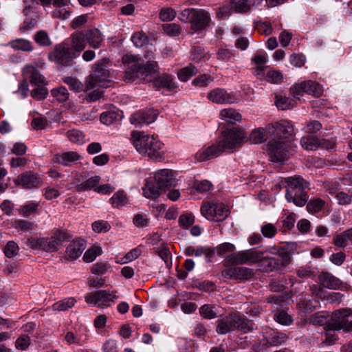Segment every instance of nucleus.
Masks as SVG:
<instances>
[{
	"label": "nucleus",
	"mask_w": 352,
	"mask_h": 352,
	"mask_svg": "<svg viewBox=\"0 0 352 352\" xmlns=\"http://www.w3.org/2000/svg\"><path fill=\"white\" fill-rule=\"evenodd\" d=\"M40 208V201H28L21 205L17 211L22 217H28L38 214Z\"/></svg>",
	"instance_id": "28"
},
{
	"label": "nucleus",
	"mask_w": 352,
	"mask_h": 352,
	"mask_svg": "<svg viewBox=\"0 0 352 352\" xmlns=\"http://www.w3.org/2000/svg\"><path fill=\"white\" fill-rule=\"evenodd\" d=\"M66 135L69 140L76 144H82L87 141L83 132L78 129L69 130Z\"/></svg>",
	"instance_id": "34"
},
{
	"label": "nucleus",
	"mask_w": 352,
	"mask_h": 352,
	"mask_svg": "<svg viewBox=\"0 0 352 352\" xmlns=\"http://www.w3.org/2000/svg\"><path fill=\"white\" fill-rule=\"evenodd\" d=\"M15 184L24 188L31 189L41 186L42 179L37 174L26 171L18 176L15 179Z\"/></svg>",
	"instance_id": "16"
},
{
	"label": "nucleus",
	"mask_w": 352,
	"mask_h": 352,
	"mask_svg": "<svg viewBox=\"0 0 352 352\" xmlns=\"http://www.w3.org/2000/svg\"><path fill=\"white\" fill-rule=\"evenodd\" d=\"M292 101V100L287 97L276 96L275 103L278 109L281 110H286L289 109L291 107H293Z\"/></svg>",
	"instance_id": "57"
},
{
	"label": "nucleus",
	"mask_w": 352,
	"mask_h": 352,
	"mask_svg": "<svg viewBox=\"0 0 352 352\" xmlns=\"http://www.w3.org/2000/svg\"><path fill=\"white\" fill-rule=\"evenodd\" d=\"M263 258V252L255 249L239 251L230 256V261L236 265H251L258 263Z\"/></svg>",
	"instance_id": "11"
},
{
	"label": "nucleus",
	"mask_w": 352,
	"mask_h": 352,
	"mask_svg": "<svg viewBox=\"0 0 352 352\" xmlns=\"http://www.w3.org/2000/svg\"><path fill=\"white\" fill-rule=\"evenodd\" d=\"M67 240V234L65 232L57 231L50 238H45V251L56 252L61 247Z\"/></svg>",
	"instance_id": "23"
},
{
	"label": "nucleus",
	"mask_w": 352,
	"mask_h": 352,
	"mask_svg": "<svg viewBox=\"0 0 352 352\" xmlns=\"http://www.w3.org/2000/svg\"><path fill=\"white\" fill-rule=\"evenodd\" d=\"M254 274L252 270L245 267H228L221 272L224 278L242 281L250 280Z\"/></svg>",
	"instance_id": "15"
},
{
	"label": "nucleus",
	"mask_w": 352,
	"mask_h": 352,
	"mask_svg": "<svg viewBox=\"0 0 352 352\" xmlns=\"http://www.w3.org/2000/svg\"><path fill=\"white\" fill-rule=\"evenodd\" d=\"M232 8L236 12H247L250 9L248 0H232Z\"/></svg>",
	"instance_id": "44"
},
{
	"label": "nucleus",
	"mask_w": 352,
	"mask_h": 352,
	"mask_svg": "<svg viewBox=\"0 0 352 352\" xmlns=\"http://www.w3.org/2000/svg\"><path fill=\"white\" fill-rule=\"evenodd\" d=\"M233 330H234L233 315L218 320L216 331L219 334H226Z\"/></svg>",
	"instance_id": "30"
},
{
	"label": "nucleus",
	"mask_w": 352,
	"mask_h": 352,
	"mask_svg": "<svg viewBox=\"0 0 352 352\" xmlns=\"http://www.w3.org/2000/svg\"><path fill=\"white\" fill-rule=\"evenodd\" d=\"M63 81L65 84L69 85V87L72 90H74V91H75L76 92H80V91H82L83 90L86 91L85 88L84 89L83 84L80 80H78L77 78H72V77L67 76V77L64 78L63 79Z\"/></svg>",
	"instance_id": "48"
},
{
	"label": "nucleus",
	"mask_w": 352,
	"mask_h": 352,
	"mask_svg": "<svg viewBox=\"0 0 352 352\" xmlns=\"http://www.w3.org/2000/svg\"><path fill=\"white\" fill-rule=\"evenodd\" d=\"M245 138L246 135L243 130L233 129L223 131L219 138V141L224 151L232 152L234 149L242 145Z\"/></svg>",
	"instance_id": "6"
},
{
	"label": "nucleus",
	"mask_w": 352,
	"mask_h": 352,
	"mask_svg": "<svg viewBox=\"0 0 352 352\" xmlns=\"http://www.w3.org/2000/svg\"><path fill=\"white\" fill-rule=\"evenodd\" d=\"M179 19L191 24V29L195 32L200 31L208 27L211 19L209 13L204 10L185 9L179 16Z\"/></svg>",
	"instance_id": "4"
},
{
	"label": "nucleus",
	"mask_w": 352,
	"mask_h": 352,
	"mask_svg": "<svg viewBox=\"0 0 352 352\" xmlns=\"http://www.w3.org/2000/svg\"><path fill=\"white\" fill-rule=\"evenodd\" d=\"M208 98L216 104H232L236 98L232 93H228L221 88H216L208 94Z\"/></svg>",
	"instance_id": "18"
},
{
	"label": "nucleus",
	"mask_w": 352,
	"mask_h": 352,
	"mask_svg": "<svg viewBox=\"0 0 352 352\" xmlns=\"http://www.w3.org/2000/svg\"><path fill=\"white\" fill-rule=\"evenodd\" d=\"M287 336L281 332H274L267 335L261 341L260 350L266 349L268 346H275L285 343Z\"/></svg>",
	"instance_id": "22"
},
{
	"label": "nucleus",
	"mask_w": 352,
	"mask_h": 352,
	"mask_svg": "<svg viewBox=\"0 0 352 352\" xmlns=\"http://www.w3.org/2000/svg\"><path fill=\"white\" fill-rule=\"evenodd\" d=\"M52 11V16L56 19L65 20L70 16L71 12L69 6H54Z\"/></svg>",
	"instance_id": "43"
},
{
	"label": "nucleus",
	"mask_w": 352,
	"mask_h": 352,
	"mask_svg": "<svg viewBox=\"0 0 352 352\" xmlns=\"http://www.w3.org/2000/svg\"><path fill=\"white\" fill-rule=\"evenodd\" d=\"M110 203L113 207L119 208L125 206L128 199L124 191H118L110 199Z\"/></svg>",
	"instance_id": "41"
},
{
	"label": "nucleus",
	"mask_w": 352,
	"mask_h": 352,
	"mask_svg": "<svg viewBox=\"0 0 352 352\" xmlns=\"http://www.w3.org/2000/svg\"><path fill=\"white\" fill-rule=\"evenodd\" d=\"M157 113L155 110H146L135 113L130 118L132 124L137 126H141L142 124H151L157 118Z\"/></svg>",
	"instance_id": "19"
},
{
	"label": "nucleus",
	"mask_w": 352,
	"mask_h": 352,
	"mask_svg": "<svg viewBox=\"0 0 352 352\" xmlns=\"http://www.w3.org/2000/svg\"><path fill=\"white\" fill-rule=\"evenodd\" d=\"M65 42L69 45L76 57L79 56L80 53L85 50L87 45L85 33L82 31L74 32Z\"/></svg>",
	"instance_id": "17"
},
{
	"label": "nucleus",
	"mask_w": 352,
	"mask_h": 352,
	"mask_svg": "<svg viewBox=\"0 0 352 352\" xmlns=\"http://www.w3.org/2000/svg\"><path fill=\"white\" fill-rule=\"evenodd\" d=\"M269 133L272 134V140L276 141H287L294 133L292 124L287 120L270 124L267 126Z\"/></svg>",
	"instance_id": "9"
},
{
	"label": "nucleus",
	"mask_w": 352,
	"mask_h": 352,
	"mask_svg": "<svg viewBox=\"0 0 352 352\" xmlns=\"http://www.w3.org/2000/svg\"><path fill=\"white\" fill-rule=\"evenodd\" d=\"M160 190H162L159 186H155L154 184L146 182L145 186L143 188L144 195L146 198L155 199L160 196Z\"/></svg>",
	"instance_id": "40"
},
{
	"label": "nucleus",
	"mask_w": 352,
	"mask_h": 352,
	"mask_svg": "<svg viewBox=\"0 0 352 352\" xmlns=\"http://www.w3.org/2000/svg\"><path fill=\"white\" fill-rule=\"evenodd\" d=\"M122 63L127 67L123 78L127 83L142 79L146 82H152L153 86L157 88L165 87L168 90H173L177 87V83L173 76L168 74L159 76L157 62L148 61L142 65L141 58L131 53H126L122 56Z\"/></svg>",
	"instance_id": "1"
},
{
	"label": "nucleus",
	"mask_w": 352,
	"mask_h": 352,
	"mask_svg": "<svg viewBox=\"0 0 352 352\" xmlns=\"http://www.w3.org/2000/svg\"><path fill=\"white\" fill-rule=\"evenodd\" d=\"M320 285L329 289H338L342 285L341 280L329 272H321L318 276Z\"/></svg>",
	"instance_id": "27"
},
{
	"label": "nucleus",
	"mask_w": 352,
	"mask_h": 352,
	"mask_svg": "<svg viewBox=\"0 0 352 352\" xmlns=\"http://www.w3.org/2000/svg\"><path fill=\"white\" fill-rule=\"evenodd\" d=\"M110 265L107 262L99 261L95 263L91 267V272L94 274L101 275L107 272Z\"/></svg>",
	"instance_id": "63"
},
{
	"label": "nucleus",
	"mask_w": 352,
	"mask_h": 352,
	"mask_svg": "<svg viewBox=\"0 0 352 352\" xmlns=\"http://www.w3.org/2000/svg\"><path fill=\"white\" fill-rule=\"evenodd\" d=\"M349 309H340L334 311L328 322V329L352 331V320H349Z\"/></svg>",
	"instance_id": "10"
},
{
	"label": "nucleus",
	"mask_w": 352,
	"mask_h": 352,
	"mask_svg": "<svg viewBox=\"0 0 352 352\" xmlns=\"http://www.w3.org/2000/svg\"><path fill=\"white\" fill-rule=\"evenodd\" d=\"M85 36L86 43L94 49H98L100 47L102 42L104 41V36L102 34L97 28L88 30L85 33Z\"/></svg>",
	"instance_id": "25"
},
{
	"label": "nucleus",
	"mask_w": 352,
	"mask_h": 352,
	"mask_svg": "<svg viewBox=\"0 0 352 352\" xmlns=\"http://www.w3.org/2000/svg\"><path fill=\"white\" fill-rule=\"evenodd\" d=\"M233 322L234 329H238L244 332H248L253 329L249 325L248 322L236 315H233Z\"/></svg>",
	"instance_id": "51"
},
{
	"label": "nucleus",
	"mask_w": 352,
	"mask_h": 352,
	"mask_svg": "<svg viewBox=\"0 0 352 352\" xmlns=\"http://www.w3.org/2000/svg\"><path fill=\"white\" fill-rule=\"evenodd\" d=\"M223 152H224V150L218 140L215 144L198 152L196 157L199 161L203 162L217 157Z\"/></svg>",
	"instance_id": "20"
},
{
	"label": "nucleus",
	"mask_w": 352,
	"mask_h": 352,
	"mask_svg": "<svg viewBox=\"0 0 352 352\" xmlns=\"http://www.w3.org/2000/svg\"><path fill=\"white\" fill-rule=\"evenodd\" d=\"M154 179L155 183L162 190L175 186L177 179L174 177V173L170 169H162L155 173Z\"/></svg>",
	"instance_id": "14"
},
{
	"label": "nucleus",
	"mask_w": 352,
	"mask_h": 352,
	"mask_svg": "<svg viewBox=\"0 0 352 352\" xmlns=\"http://www.w3.org/2000/svg\"><path fill=\"white\" fill-rule=\"evenodd\" d=\"M131 138L133 146L140 154L147 155L153 161L164 160V144L153 136L151 137L142 135L140 132L133 131Z\"/></svg>",
	"instance_id": "2"
},
{
	"label": "nucleus",
	"mask_w": 352,
	"mask_h": 352,
	"mask_svg": "<svg viewBox=\"0 0 352 352\" xmlns=\"http://www.w3.org/2000/svg\"><path fill=\"white\" fill-rule=\"evenodd\" d=\"M195 222V217L190 213L182 214L179 218V224L184 228H188Z\"/></svg>",
	"instance_id": "59"
},
{
	"label": "nucleus",
	"mask_w": 352,
	"mask_h": 352,
	"mask_svg": "<svg viewBox=\"0 0 352 352\" xmlns=\"http://www.w3.org/2000/svg\"><path fill=\"white\" fill-rule=\"evenodd\" d=\"M287 141H276L272 140L268 143V151L272 162H281L289 157Z\"/></svg>",
	"instance_id": "13"
},
{
	"label": "nucleus",
	"mask_w": 352,
	"mask_h": 352,
	"mask_svg": "<svg viewBox=\"0 0 352 352\" xmlns=\"http://www.w3.org/2000/svg\"><path fill=\"white\" fill-rule=\"evenodd\" d=\"M118 114L116 111L103 112L100 115V121L106 125H109L118 119Z\"/></svg>",
	"instance_id": "58"
},
{
	"label": "nucleus",
	"mask_w": 352,
	"mask_h": 352,
	"mask_svg": "<svg viewBox=\"0 0 352 352\" xmlns=\"http://www.w3.org/2000/svg\"><path fill=\"white\" fill-rule=\"evenodd\" d=\"M76 55L70 49V47L65 42L55 45L54 50L49 54V59L57 64L58 69L70 67L76 58Z\"/></svg>",
	"instance_id": "5"
},
{
	"label": "nucleus",
	"mask_w": 352,
	"mask_h": 352,
	"mask_svg": "<svg viewBox=\"0 0 352 352\" xmlns=\"http://www.w3.org/2000/svg\"><path fill=\"white\" fill-rule=\"evenodd\" d=\"M76 302L74 298H69L60 300L52 305L54 311H62L72 307Z\"/></svg>",
	"instance_id": "42"
},
{
	"label": "nucleus",
	"mask_w": 352,
	"mask_h": 352,
	"mask_svg": "<svg viewBox=\"0 0 352 352\" xmlns=\"http://www.w3.org/2000/svg\"><path fill=\"white\" fill-rule=\"evenodd\" d=\"M309 322L314 325L327 326L329 320H327V318L325 314L322 312H317L309 317Z\"/></svg>",
	"instance_id": "47"
},
{
	"label": "nucleus",
	"mask_w": 352,
	"mask_h": 352,
	"mask_svg": "<svg viewBox=\"0 0 352 352\" xmlns=\"http://www.w3.org/2000/svg\"><path fill=\"white\" fill-rule=\"evenodd\" d=\"M197 72V69L194 65L190 64L179 69L177 72V76L180 80L186 82L194 75H195Z\"/></svg>",
	"instance_id": "38"
},
{
	"label": "nucleus",
	"mask_w": 352,
	"mask_h": 352,
	"mask_svg": "<svg viewBox=\"0 0 352 352\" xmlns=\"http://www.w3.org/2000/svg\"><path fill=\"white\" fill-rule=\"evenodd\" d=\"M311 290L313 294H315L320 298H325L327 300L331 303H340L344 296L343 294L339 292H331L324 295L323 289L316 285L311 287Z\"/></svg>",
	"instance_id": "29"
},
{
	"label": "nucleus",
	"mask_w": 352,
	"mask_h": 352,
	"mask_svg": "<svg viewBox=\"0 0 352 352\" xmlns=\"http://www.w3.org/2000/svg\"><path fill=\"white\" fill-rule=\"evenodd\" d=\"M19 250L18 245L13 241H8L3 249L4 254L8 258H13L16 256Z\"/></svg>",
	"instance_id": "53"
},
{
	"label": "nucleus",
	"mask_w": 352,
	"mask_h": 352,
	"mask_svg": "<svg viewBox=\"0 0 352 352\" xmlns=\"http://www.w3.org/2000/svg\"><path fill=\"white\" fill-rule=\"evenodd\" d=\"M153 250L165 263H168L171 258V253L166 245L162 244Z\"/></svg>",
	"instance_id": "52"
},
{
	"label": "nucleus",
	"mask_w": 352,
	"mask_h": 352,
	"mask_svg": "<svg viewBox=\"0 0 352 352\" xmlns=\"http://www.w3.org/2000/svg\"><path fill=\"white\" fill-rule=\"evenodd\" d=\"M285 184V198L289 202H293L297 206L306 204L308 197L305 191L307 187V182L300 177L285 178L281 182Z\"/></svg>",
	"instance_id": "3"
},
{
	"label": "nucleus",
	"mask_w": 352,
	"mask_h": 352,
	"mask_svg": "<svg viewBox=\"0 0 352 352\" xmlns=\"http://www.w3.org/2000/svg\"><path fill=\"white\" fill-rule=\"evenodd\" d=\"M23 74L30 78V82L34 85H46V79L43 75L32 64L26 65L23 69Z\"/></svg>",
	"instance_id": "21"
},
{
	"label": "nucleus",
	"mask_w": 352,
	"mask_h": 352,
	"mask_svg": "<svg viewBox=\"0 0 352 352\" xmlns=\"http://www.w3.org/2000/svg\"><path fill=\"white\" fill-rule=\"evenodd\" d=\"M175 16V11L170 8H164L160 10V18L162 21H172Z\"/></svg>",
	"instance_id": "62"
},
{
	"label": "nucleus",
	"mask_w": 352,
	"mask_h": 352,
	"mask_svg": "<svg viewBox=\"0 0 352 352\" xmlns=\"http://www.w3.org/2000/svg\"><path fill=\"white\" fill-rule=\"evenodd\" d=\"M200 211L205 218L212 221H222L229 214L228 207L222 203L205 202Z\"/></svg>",
	"instance_id": "8"
},
{
	"label": "nucleus",
	"mask_w": 352,
	"mask_h": 352,
	"mask_svg": "<svg viewBox=\"0 0 352 352\" xmlns=\"http://www.w3.org/2000/svg\"><path fill=\"white\" fill-rule=\"evenodd\" d=\"M306 93L316 97H319L322 94V87L314 81H307Z\"/></svg>",
	"instance_id": "46"
},
{
	"label": "nucleus",
	"mask_w": 352,
	"mask_h": 352,
	"mask_svg": "<svg viewBox=\"0 0 352 352\" xmlns=\"http://www.w3.org/2000/svg\"><path fill=\"white\" fill-rule=\"evenodd\" d=\"M214 78L211 76L203 74L195 78L192 81V84L195 86L206 87L212 82Z\"/></svg>",
	"instance_id": "61"
},
{
	"label": "nucleus",
	"mask_w": 352,
	"mask_h": 352,
	"mask_svg": "<svg viewBox=\"0 0 352 352\" xmlns=\"http://www.w3.org/2000/svg\"><path fill=\"white\" fill-rule=\"evenodd\" d=\"M131 41L137 47H142L148 43V38L144 32H137L133 34Z\"/></svg>",
	"instance_id": "49"
},
{
	"label": "nucleus",
	"mask_w": 352,
	"mask_h": 352,
	"mask_svg": "<svg viewBox=\"0 0 352 352\" xmlns=\"http://www.w3.org/2000/svg\"><path fill=\"white\" fill-rule=\"evenodd\" d=\"M300 144L305 149L308 151H314L318 148V147L320 145V142L317 138L308 135L301 138Z\"/></svg>",
	"instance_id": "37"
},
{
	"label": "nucleus",
	"mask_w": 352,
	"mask_h": 352,
	"mask_svg": "<svg viewBox=\"0 0 352 352\" xmlns=\"http://www.w3.org/2000/svg\"><path fill=\"white\" fill-rule=\"evenodd\" d=\"M262 234L267 238H272L277 232V228L272 223H265L261 228Z\"/></svg>",
	"instance_id": "60"
},
{
	"label": "nucleus",
	"mask_w": 352,
	"mask_h": 352,
	"mask_svg": "<svg viewBox=\"0 0 352 352\" xmlns=\"http://www.w3.org/2000/svg\"><path fill=\"white\" fill-rule=\"evenodd\" d=\"M102 254V250L100 247H93L88 249L83 255V261L86 263L94 261L98 256Z\"/></svg>",
	"instance_id": "50"
},
{
	"label": "nucleus",
	"mask_w": 352,
	"mask_h": 352,
	"mask_svg": "<svg viewBox=\"0 0 352 352\" xmlns=\"http://www.w3.org/2000/svg\"><path fill=\"white\" fill-rule=\"evenodd\" d=\"M274 320L283 325H289L292 323L291 316L285 311H281L274 315Z\"/></svg>",
	"instance_id": "64"
},
{
	"label": "nucleus",
	"mask_w": 352,
	"mask_h": 352,
	"mask_svg": "<svg viewBox=\"0 0 352 352\" xmlns=\"http://www.w3.org/2000/svg\"><path fill=\"white\" fill-rule=\"evenodd\" d=\"M325 204V201L321 199H315L311 200L307 205V209L309 212L316 213L322 209Z\"/></svg>",
	"instance_id": "55"
},
{
	"label": "nucleus",
	"mask_w": 352,
	"mask_h": 352,
	"mask_svg": "<svg viewBox=\"0 0 352 352\" xmlns=\"http://www.w3.org/2000/svg\"><path fill=\"white\" fill-rule=\"evenodd\" d=\"M199 314L204 318L213 319L217 317L214 307L212 305H204L199 308Z\"/></svg>",
	"instance_id": "45"
},
{
	"label": "nucleus",
	"mask_w": 352,
	"mask_h": 352,
	"mask_svg": "<svg viewBox=\"0 0 352 352\" xmlns=\"http://www.w3.org/2000/svg\"><path fill=\"white\" fill-rule=\"evenodd\" d=\"M34 40L40 45L48 46L51 45V41L47 33L43 30L38 31L36 33Z\"/></svg>",
	"instance_id": "56"
},
{
	"label": "nucleus",
	"mask_w": 352,
	"mask_h": 352,
	"mask_svg": "<svg viewBox=\"0 0 352 352\" xmlns=\"http://www.w3.org/2000/svg\"><path fill=\"white\" fill-rule=\"evenodd\" d=\"M278 270H281L291 262L290 254L285 250L279 251L277 256L274 257Z\"/></svg>",
	"instance_id": "33"
},
{
	"label": "nucleus",
	"mask_w": 352,
	"mask_h": 352,
	"mask_svg": "<svg viewBox=\"0 0 352 352\" xmlns=\"http://www.w3.org/2000/svg\"><path fill=\"white\" fill-rule=\"evenodd\" d=\"M45 238L30 237L28 239V245L34 250H42L45 251Z\"/></svg>",
	"instance_id": "54"
},
{
	"label": "nucleus",
	"mask_w": 352,
	"mask_h": 352,
	"mask_svg": "<svg viewBox=\"0 0 352 352\" xmlns=\"http://www.w3.org/2000/svg\"><path fill=\"white\" fill-rule=\"evenodd\" d=\"M85 249V241L82 239L74 240L67 247L65 257L69 261H74L78 258Z\"/></svg>",
	"instance_id": "24"
},
{
	"label": "nucleus",
	"mask_w": 352,
	"mask_h": 352,
	"mask_svg": "<svg viewBox=\"0 0 352 352\" xmlns=\"http://www.w3.org/2000/svg\"><path fill=\"white\" fill-rule=\"evenodd\" d=\"M116 299L114 292L109 290H100L86 295L85 301L90 305H96L100 308L109 306L110 302Z\"/></svg>",
	"instance_id": "12"
},
{
	"label": "nucleus",
	"mask_w": 352,
	"mask_h": 352,
	"mask_svg": "<svg viewBox=\"0 0 352 352\" xmlns=\"http://www.w3.org/2000/svg\"><path fill=\"white\" fill-rule=\"evenodd\" d=\"M104 60L95 64L94 71L86 80L85 90L88 91L96 87H106L109 77V71L104 64Z\"/></svg>",
	"instance_id": "7"
},
{
	"label": "nucleus",
	"mask_w": 352,
	"mask_h": 352,
	"mask_svg": "<svg viewBox=\"0 0 352 352\" xmlns=\"http://www.w3.org/2000/svg\"><path fill=\"white\" fill-rule=\"evenodd\" d=\"M51 95L59 102H64L69 99V93L63 86H59L51 90Z\"/></svg>",
	"instance_id": "39"
},
{
	"label": "nucleus",
	"mask_w": 352,
	"mask_h": 352,
	"mask_svg": "<svg viewBox=\"0 0 352 352\" xmlns=\"http://www.w3.org/2000/svg\"><path fill=\"white\" fill-rule=\"evenodd\" d=\"M267 133L263 128H257L254 129L249 137V140L252 144H261L267 140Z\"/></svg>",
	"instance_id": "32"
},
{
	"label": "nucleus",
	"mask_w": 352,
	"mask_h": 352,
	"mask_svg": "<svg viewBox=\"0 0 352 352\" xmlns=\"http://www.w3.org/2000/svg\"><path fill=\"white\" fill-rule=\"evenodd\" d=\"M10 45L12 48L16 50H21L24 52H31L33 50L31 42L24 38H17L12 41L10 43Z\"/></svg>",
	"instance_id": "35"
},
{
	"label": "nucleus",
	"mask_w": 352,
	"mask_h": 352,
	"mask_svg": "<svg viewBox=\"0 0 352 352\" xmlns=\"http://www.w3.org/2000/svg\"><path fill=\"white\" fill-rule=\"evenodd\" d=\"M220 116L222 120L230 123H234L241 120V115L232 108L222 109Z\"/></svg>",
	"instance_id": "31"
},
{
	"label": "nucleus",
	"mask_w": 352,
	"mask_h": 352,
	"mask_svg": "<svg viewBox=\"0 0 352 352\" xmlns=\"http://www.w3.org/2000/svg\"><path fill=\"white\" fill-rule=\"evenodd\" d=\"M80 159V154L75 151H66L56 153L54 157L55 162L65 166H71L73 163L78 161Z\"/></svg>",
	"instance_id": "26"
},
{
	"label": "nucleus",
	"mask_w": 352,
	"mask_h": 352,
	"mask_svg": "<svg viewBox=\"0 0 352 352\" xmlns=\"http://www.w3.org/2000/svg\"><path fill=\"white\" fill-rule=\"evenodd\" d=\"M100 177L99 176H94L88 179L87 181L76 186V191H85L94 189L99 184Z\"/></svg>",
	"instance_id": "36"
}]
</instances>
